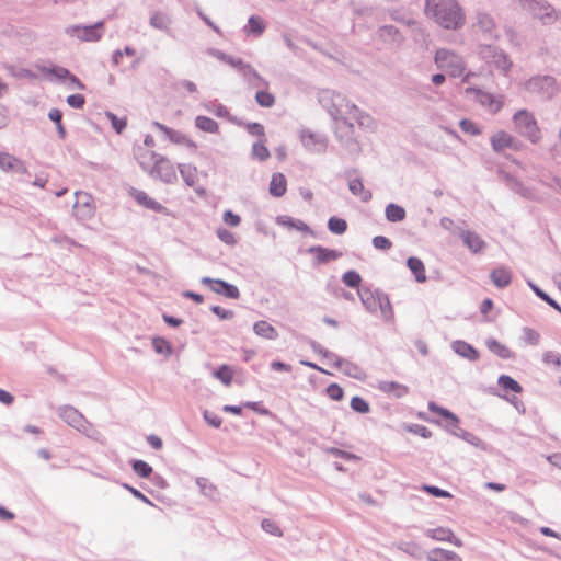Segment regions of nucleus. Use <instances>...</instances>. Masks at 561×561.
<instances>
[{
    "label": "nucleus",
    "instance_id": "34",
    "mask_svg": "<svg viewBox=\"0 0 561 561\" xmlns=\"http://www.w3.org/2000/svg\"><path fill=\"white\" fill-rule=\"evenodd\" d=\"M488 348L503 359H511L514 357V353L504 344L500 343L495 339H488L485 342Z\"/></svg>",
    "mask_w": 561,
    "mask_h": 561
},
{
    "label": "nucleus",
    "instance_id": "47",
    "mask_svg": "<svg viewBox=\"0 0 561 561\" xmlns=\"http://www.w3.org/2000/svg\"><path fill=\"white\" fill-rule=\"evenodd\" d=\"M207 53L217 58L218 60L220 61H224L228 65H230L231 67L236 68L237 67V62L241 60V58H234L226 53H224L222 50H219L217 48H209L207 50Z\"/></svg>",
    "mask_w": 561,
    "mask_h": 561
},
{
    "label": "nucleus",
    "instance_id": "14",
    "mask_svg": "<svg viewBox=\"0 0 561 561\" xmlns=\"http://www.w3.org/2000/svg\"><path fill=\"white\" fill-rule=\"evenodd\" d=\"M202 284L204 285H215L211 287V290L216 294L224 295L230 299H238L240 297V291L237 286L227 283L222 279H214L210 277H203Z\"/></svg>",
    "mask_w": 561,
    "mask_h": 561
},
{
    "label": "nucleus",
    "instance_id": "39",
    "mask_svg": "<svg viewBox=\"0 0 561 561\" xmlns=\"http://www.w3.org/2000/svg\"><path fill=\"white\" fill-rule=\"evenodd\" d=\"M149 23L152 27L168 32L171 25V19L161 12H156L150 16Z\"/></svg>",
    "mask_w": 561,
    "mask_h": 561
},
{
    "label": "nucleus",
    "instance_id": "16",
    "mask_svg": "<svg viewBox=\"0 0 561 561\" xmlns=\"http://www.w3.org/2000/svg\"><path fill=\"white\" fill-rule=\"evenodd\" d=\"M0 169L3 172L27 173L25 163L13 154L0 152Z\"/></svg>",
    "mask_w": 561,
    "mask_h": 561
},
{
    "label": "nucleus",
    "instance_id": "4",
    "mask_svg": "<svg viewBox=\"0 0 561 561\" xmlns=\"http://www.w3.org/2000/svg\"><path fill=\"white\" fill-rule=\"evenodd\" d=\"M516 131L536 144L540 139V129L531 113L526 110L517 111L513 116Z\"/></svg>",
    "mask_w": 561,
    "mask_h": 561
},
{
    "label": "nucleus",
    "instance_id": "21",
    "mask_svg": "<svg viewBox=\"0 0 561 561\" xmlns=\"http://www.w3.org/2000/svg\"><path fill=\"white\" fill-rule=\"evenodd\" d=\"M474 26L485 35L486 39L497 37L495 34V22L488 13L479 12L477 14V22Z\"/></svg>",
    "mask_w": 561,
    "mask_h": 561
},
{
    "label": "nucleus",
    "instance_id": "28",
    "mask_svg": "<svg viewBox=\"0 0 561 561\" xmlns=\"http://www.w3.org/2000/svg\"><path fill=\"white\" fill-rule=\"evenodd\" d=\"M427 561H462L461 557L451 550L434 548L427 552Z\"/></svg>",
    "mask_w": 561,
    "mask_h": 561
},
{
    "label": "nucleus",
    "instance_id": "20",
    "mask_svg": "<svg viewBox=\"0 0 561 561\" xmlns=\"http://www.w3.org/2000/svg\"><path fill=\"white\" fill-rule=\"evenodd\" d=\"M425 535L428 538H432L437 541H448V542L455 545L456 547L462 546V541L459 538H457L454 535L453 530L449 528L437 527V528H433V529H426Z\"/></svg>",
    "mask_w": 561,
    "mask_h": 561
},
{
    "label": "nucleus",
    "instance_id": "22",
    "mask_svg": "<svg viewBox=\"0 0 561 561\" xmlns=\"http://www.w3.org/2000/svg\"><path fill=\"white\" fill-rule=\"evenodd\" d=\"M276 224L287 229H296L310 236H314V231L306 222L290 216L282 215L276 217Z\"/></svg>",
    "mask_w": 561,
    "mask_h": 561
},
{
    "label": "nucleus",
    "instance_id": "64",
    "mask_svg": "<svg viewBox=\"0 0 561 561\" xmlns=\"http://www.w3.org/2000/svg\"><path fill=\"white\" fill-rule=\"evenodd\" d=\"M542 362L547 365L554 364L556 366H561V354L554 353L552 351H547L542 355Z\"/></svg>",
    "mask_w": 561,
    "mask_h": 561
},
{
    "label": "nucleus",
    "instance_id": "7",
    "mask_svg": "<svg viewBox=\"0 0 561 561\" xmlns=\"http://www.w3.org/2000/svg\"><path fill=\"white\" fill-rule=\"evenodd\" d=\"M66 34L82 42H98L104 33V22L100 21L93 25H70L65 30Z\"/></svg>",
    "mask_w": 561,
    "mask_h": 561
},
{
    "label": "nucleus",
    "instance_id": "44",
    "mask_svg": "<svg viewBox=\"0 0 561 561\" xmlns=\"http://www.w3.org/2000/svg\"><path fill=\"white\" fill-rule=\"evenodd\" d=\"M328 229L334 234H343L347 230V222L343 218L333 216L328 220Z\"/></svg>",
    "mask_w": 561,
    "mask_h": 561
},
{
    "label": "nucleus",
    "instance_id": "6",
    "mask_svg": "<svg viewBox=\"0 0 561 561\" xmlns=\"http://www.w3.org/2000/svg\"><path fill=\"white\" fill-rule=\"evenodd\" d=\"M522 5L543 25H551L558 20L556 10L545 0H523Z\"/></svg>",
    "mask_w": 561,
    "mask_h": 561
},
{
    "label": "nucleus",
    "instance_id": "42",
    "mask_svg": "<svg viewBox=\"0 0 561 561\" xmlns=\"http://www.w3.org/2000/svg\"><path fill=\"white\" fill-rule=\"evenodd\" d=\"M497 385L503 390L515 393H519L523 390L522 386L515 379L507 375H501L497 379Z\"/></svg>",
    "mask_w": 561,
    "mask_h": 561
},
{
    "label": "nucleus",
    "instance_id": "41",
    "mask_svg": "<svg viewBox=\"0 0 561 561\" xmlns=\"http://www.w3.org/2000/svg\"><path fill=\"white\" fill-rule=\"evenodd\" d=\"M377 310H380L382 317L389 320L393 316L392 306L387 294L381 291L377 298Z\"/></svg>",
    "mask_w": 561,
    "mask_h": 561
},
{
    "label": "nucleus",
    "instance_id": "35",
    "mask_svg": "<svg viewBox=\"0 0 561 561\" xmlns=\"http://www.w3.org/2000/svg\"><path fill=\"white\" fill-rule=\"evenodd\" d=\"M385 215L388 221L400 222L404 220L407 213L402 206L394 203H390L386 206Z\"/></svg>",
    "mask_w": 561,
    "mask_h": 561
},
{
    "label": "nucleus",
    "instance_id": "48",
    "mask_svg": "<svg viewBox=\"0 0 561 561\" xmlns=\"http://www.w3.org/2000/svg\"><path fill=\"white\" fill-rule=\"evenodd\" d=\"M152 346L156 353L170 356L173 352L172 345L163 337H154Z\"/></svg>",
    "mask_w": 561,
    "mask_h": 561
},
{
    "label": "nucleus",
    "instance_id": "15",
    "mask_svg": "<svg viewBox=\"0 0 561 561\" xmlns=\"http://www.w3.org/2000/svg\"><path fill=\"white\" fill-rule=\"evenodd\" d=\"M152 125L159 130H161L171 142L176 145H183L190 149L197 148V145L183 133L174 130L159 122H153Z\"/></svg>",
    "mask_w": 561,
    "mask_h": 561
},
{
    "label": "nucleus",
    "instance_id": "25",
    "mask_svg": "<svg viewBox=\"0 0 561 561\" xmlns=\"http://www.w3.org/2000/svg\"><path fill=\"white\" fill-rule=\"evenodd\" d=\"M490 278L497 288H505L512 282V272L505 266H500L490 273Z\"/></svg>",
    "mask_w": 561,
    "mask_h": 561
},
{
    "label": "nucleus",
    "instance_id": "37",
    "mask_svg": "<svg viewBox=\"0 0 561 561\" xmlns=\"http://www.w3.org/2000/svg\"><path fill=\"white\" fill-rule=\"evenodd\" d=\"M195 126L198 129L210 134H216L219 129L218 123L215 119L203 115H198L195 118Z\"/></svg>",
    "mask_w": 561,
    "mask_h": 561
},
{
    "label": "nucleus",
    "instance_id": "53",
    "mask_svg": "<svg viewBox=\"0 0 561 561\" xmlns=\"http://www.w3.org/2000/svg\"><path fill=\"white\" fill-rule=\"evenodd\" d=\"M422 490L425 491L427 494L432 495L433 497H451V493L447 490L440 489L436 485H430V484H423Z\"/></svg>",
    "mask_w": 561,
    "mask_h": 561
},
{
    "label": "nucleus",
    "instance_id": "60",
    "mask_svg": "<svg viewBox=\"0 0 561 561\" xmlns=\"http://www.w3.org/2000/svg\"><path fill=\"white\" fill-rule=\"evenodd\" d=\"M371 243L375 249L387 251L391 249L392 242L383 236H376L373 238Z\"/></svg>",
    "mask_w": 561,
    "mask_h": 561
},
{
    "label": "nucleus",
    "instance_id": "8",
    "mask_svg": "<svg viewBox=\"0 0 561 561\" xmlns=\"http://www.w3.org/2000/svg\"><path fill=\"white\" fill-rule=\"evenodd\" d=\"M479 55L486 64L493 65L503 71H507L512 65L507 55L502 49L490 44L482 45Z\"/></svg>",
    "mask_w": 561,
    "mask_h": 561
},
{
    "label": "nucleus",
    "instance_id": "51",
    "mask_svg": "<svg viewBox=\"0 0 561 561\" xmlns=\"http://www.w3.org/2000/svg\"><path fill=\"white\" fill-rule=\"evenodd\" d=\"M343 283L351 287V288H357L360 285L362 276L356 271H347L342 276Z\"/></svg>",
    "mask_w": 561,
    "mask_h": 561
},
{
    "label": "nucleus",
    "instance_id": "11",
    "mask_svg": "<svg viewBox=\"0 0 561 561\" xmlns=\"http://www.w3.org/2000/svg\"><path fill=\"white\" fill-rule=\"evenodd\" d=\"M236 69L253 88H267L268 82L248 62L242 59L237 62Z\"/></svg>",
    "mask_w": 561,
    "mask_h": 561
},
{
    "label": "nucleus",
    "instance_id": "27",
    "mask_svg": "<svg viewBox=\"0 0 561 561\" xmlns=\"http://www.w3.org/2000/svg\"><path fill=\"white\" fill-rule=\"evenodd\" d=\"M451 347L456 354L471 362H474L479 358V352L465 341H455L453 342Z\"/></svg>",
    "mask_w": 561,
    "mask_h": 561
},
{
    "label": "nucleus",
    "instance_id": "59",
    "mask_svg": "<svg viewBox=\"0 0 561 561\" xmlns=\"http://www.w3.org/2000/svg\"><path fill=\"white\" fill-rule=\"evenodd\" d=\"M428 409L430 411L440 415L443 419H451L454 421L456 420V414H454L453 412L443 407L437 405L435 402H430Z\"/></svg>",
    "mask_w": 561,
    "mask_h": 561
},
{
    "label": "nucleus",
    "instance_id": "62",
    "mask_svg": "<svg viewBox=\"0 0 561 561\" xmlns=\"http://www.w3.org/2000/svg\"><path fill=\"white\" fill-rule=\"evenodd\" d=\"M217 237L219 238L220 241L225 242L228 245H234L237 243V239H236L234 234L227 229H224V228L218 229Z\"/></svg>",
    "mask_w": 561,
    "mask_h": 561
},
{
    "label": "nucleus",
    "instance_id": "52",
    "mask_svg": "<svg viewBox=\"0 0 561 561\" xmlns=\"http://www.w3.org/2000/svg\"><path fill=\"white\" fill-rule=\"evenodd\" d=\"M106 117L110 119L111 122V125L113 127V129L117 133V134H122V131L126 128L127 126V121L126 118H119L117 117L114 113L112 112H106L105 113Z\"/></svg>",
    "mask_w": 561,
    "mask_h": 561
},
{
    "label": "nucleus",
    "instance_id": "32",
    "mask_svg": "<svg viewBox=\"0 0 561 561\" xmlns=\"http://www.w3.org/2000/svg\"><path fill=\"white\" fill-rule=\"evenodd\" d=\"M407 266L411 273L415 276L417 283H424L426 280L424 263L416 256H410L407 260Z\"/></svg>",
    "mask_w": 561,
    "mask_h": 561
},
{
    "label": "nucleus",
    "instance_id": "29",
    "mask_svg": "<svg viewBox=\"0 0 561 561\" xmlns=\"http://www.w3.org/2000/svg\"><path fill=\"white\" fill-rule=\"evenodd\" d=\"M287 190V181L284 174L274 173L270 182V194L274 197H282Z\"/></svg>",
    "mask_w": 561,
    "mask_h": 561
},
{
    "label": "nucleus",
    "instance_id": "38",
    "mask_svg": "<svg viewBox=\"0 0 561 561\" xmlns=\"http://www.w3.org/2000/svg\"><path fill=\"white\" fill-rule=\"evenodd\" d=\"M466 94L469 95V94H473L474 95V100L478 101L480 104L484 105V106H489L492 108L493 104H494V98L492 94L488 93V92H484L480 89H477V88H467L466 89Z\"/></svg>",
    "mask_w": 561,
    "mask_h": 561
},
{
    "label": "nucleus",
    "instance_id": "31",
    "mask_svg": "<svg viewBox=\"0 0 561 561\" xmlns=\"http://www.w3.org/2000/svg\"><path fill=\"white\" fill-rule=\"evenodd\" d=\"M253 331L256 335L274 341L278 337L277 330L267 321L261 320L254 323Z\"/></svg>",
    "mask_w": 561,
    "mask_h": 561
},
{
    "label": "nucleus",
    "instance_id": "45",
    "mask_svg": "<svg viewBox=\"0 0 561 561\" xmlns=\"http://www.w3.org/2000/svg\"><path fill=\"white\" fill-rule=\"evenodd\" d=\"M527 284L529 287L534 290V293L543 301H546L550 307L561 312V306L551 298L547 293H545L542 289H540L536 284H534L531 280H528Z\"/></svg>",
    "mask_w": 561,
    "mask_h": 561
},
{
    "label": "nucleus",
    "instance_id": "50",
    "mask_svg": "<svg viewBox=\"0 0 561 561\" xmlns=\"http://www.w3.org/2000/svg\"><path fill=\"white\" fill-rule=\"evenodd\" d=\"M255 100L262 107H272L275 104V96L265 90L257 91Z\"/></svg>",
    "mask_w": 561,
    "mask_h": 561
},
{
    "label": "nucleus",
    "instance_id": "2",
    "mask_svg": "<svg viewBox=\"0 0 561 561\" xmlns=\"http://www.w3.org/2000/svg\"><path fill=\"white\" fill-rule=\"evenodd\" d=\"M424 14L445 30H459L466 22L457 0H425Z\"/></svg>",
    "mask_w": 561,
    "mask_h": 561
},
{
    "label": "nucleus",
    "instance_id": "24",
    "mask_svg": "<svg viewBox=\"0 0 561 561\" xmlns=\"http://www.w3.org/2000/svg\"><path fill=\"white\" fill-rule=\"evenodd\" d=\"M133 196L137 203L148 209H151L156 213L169 214L168 209L162 204L148 196L144 191H135Z\"/></svg>",
    "mask_w": 561,
    "mask_h": 561
},
{
    "label": "nucleus",
    "instance_id": "23",
    "mask_svg": "<svg viewBox=\"0 0 561 561\" xmlns=\"http://www.w3.org/2000/svg\"><path fill=\"white\" fill-rule=\"evenodd\" d=\"M266 30V23L259 15H251L248 23L243 26L242 32L247 36L260 37Z\"/></svg>",
    "mask_w": 561,
    "mask_h": 561
},
{
    "label": "nucleus",
    "instance_id": "12",
    "mask_svg": "<svg viewBox=\"0 0 561 561\" xmlns=\"http://www.w3.org/2000/svg\"><path fill=\"white\" fill-rule=\"evenodd\" d=\"M300 140L305 148L314 152H323L328 145L327 137L323 134L313 133L309 129L300 131Z\"/></svg>",
    "mask_w": 561,
    "mask_h": 561
},
{
    "label": "nucleus",
    "instance_id": "30",
    "mask_svg": "<svg viewBox=\"0 0 561 561\" xmlns=\"http://www.w3.org/2000/svg\"><path fill=\"white\" fill-rule=\"evenodd\" d=\"M333 366L335 368L342 370L345 375H347L350 377L360 379V376H362L360 368L357 365H355L346 359L335 356V362L333 363Z\"/></svg>",
    "mask_w": 561,
    "mask_h": 561
},
{
    "label": "nucleus",
    "instance_id": "54",
    "mask_svg": "<svg viewBox=\"0 0 561 561\" xmlns=\"http://www.w3.org/2000/svg\"><path fill=\"white\" fill-rule=\"evenodd\" d=\"M42 71L44 73H48L54 76L58 80L68 79L70 76V71L64 67L60 66H53L50 68H43Z\"/></svg>",
    "mask_w": 561,
    "mask_h": 561
},
{
    "label": "nucleus",
    "instance_id": "26",
    "mask_svg": "<svg viewBox=\"0 0 561 561\" xmlns=\"http://www.w3.org/2000/svg\"><path fill=\"white\" fill-rule=\"evenodd\" d=\"M381 290L378 289L375 291H371L369 288H362L358 290L362 304L368 312L374 313L377 311V298H379Z\"/></svg>",
    "mask_w": 561,
    "mask_h": 561
},
{
    "label": "nucleus",
    "instance_id": "58",
    "mask_svg": "<svg viewBox=\"0 0 561 561\" xmlns=\"http://www.w3.org/2000/svg\"><path fill=\"white\" fill-rule=\"evenodd\" d=\"M262 529L273 536L280 537L283 535L278 525L271 519H263L261 523Z\"/></svg>",
    "mask_w": 561,
    "mask_h": 561
},
{
    "label": "nucleus",
    "instance_id": "3",
    "mask_svg": "<svg viewBox=\"0 0 561 561\" xmlns=\"http://www.w3.org/2000/svg\"><path fill=\"white\" fill-rule=\"evenodd\" d=\"M153 165L149 168L144 161L140 162L141 168L148 171L151 176L158 178L164 183H173L176 181V173L170 160L154 151L150 152Z\"/></svg>",
    "mask_w": 561,
    "mask_h": 561
},
{
    "label": "nucleus",
    "instance_id": "13",
    "mask_svg": "<svg viewBox=\"0 0 561 561\" xmlns=\"http://www.w3.org/2000/svg\"><path fill=\"white\" fill-rule=\"evenodd\" d=\"M58 415L68 425L75 427L77 431L83 430L88 426V420L71 405H62L58 408Z\"/></svg>",
    "mask_w": 561,
    "mask_h": 561
},
{
    "label": "nucleus",
    "instance_id": "55",
    "mask_svg": "<svg viewBox=\"0 0 561 561\" xmlns=\"http://www.w3.org/2000/svg\"><path fill=\"white\" fill-rule=\"evenodd\" d=\"M351 408L358 413L365 414L369 412V404L360 397H353L351 400Z\"/></svg>",
    "mask_w": 561,
    "mask_h": 561
},
{
    "label": "nucleus",
    "instance_id": "49",
    "mask_svg": "<svg viewBox=\"0 0 561 561\" xmlns=\"http://www.w3.org/2000/svg\"><path fill=\"white\" fill-rule=\"evenodd\" d=\"M131 467L134 471L141 478H148L152 472L151 466L141 459H133Z\"/></svg>",
    "mask_w": 561,
    "mask_h": 561
},
{
    "label": "nucleus",
    "instance_id": "46",
    "mask_svg": "<svg viewBox=\"0 0 561 561\" xmlns=\"http://www.w3.org/2000/svg\"><path fill=\"white\" fill-rule=\"evenodd\" d=\"M214 377L219 379L225 386H230L233 378V371L228 365H221L214 371Z\"/></svg>",
    "mask_w": 561,
    "mask_h": 561
},
{
    "label": "nucleus",
    "instance_id": "36",
    "mask_svg": "<svg viewBox=\"0 0 561 561\" xmlns=\"http://www.w3.org/2000/svg\"><path fill=\"white\" fill-rule=\"evenodd\" d=\"M506 180H507L508 187L513 192L519 194L520 196H523L525 198L534 197V195H535L534 191L529 187H526L519 180H517L511 175H507Z\"/></svg>",
    "mask_w": 561,
    "mask_h": 561
},
{
    "label": "nucleus",
    "instance_id": "5",
    "mask_svg": "<svg viewBox=\"0 0 561 561\" xmlns=\"http://www.w3.org/2000/svg\"><path fill=\"white\" fill-rule=\"evenodd\" d=\"M435 64L439 69L446 70L451 77H460L466 65L463 59L449 49H438L435 54Z\"/></svg>",
    "mask_w": 561,
    "mask_h": 561
},
{
    "label": "nucleus",
    "instance_id": "43",
    "mask_svg": "<svg viewBox=\"0 0 561 561\" xmlns=\"http://www.w3.org/2000/svg\"><path fill=\"white\" fill-rule=\"evenodd\" d=\"M251 157L259 161H265L270 158V150L264 145V140L260 139L252 146Z\"/></svg>",
    "mask_w": 561,
    "mask_h": 561
},
{
    "label": "nucleus",
    "instance_id": "18",
    "mask_svg": "<svg viewBox=\"0 0 561 561\" xmlns=\"http://www.w3.org/2000/svg\"><path fill=\"white\" fill-rule=\"evenodd\" d=\"M377 37L379 41L391 44V45H401L404 41V36L393 25H382L377 30Z\"/></svg>",
    "mask_w": 561,
    "mask_h": 561
},
{
    "label": "nucleus",
    "instance_id": "63",
    "mask_svg": "<svg viewBox=\"0 0 561 561\" xmlns=\"http://www.w3.org/2000/svg\"><path fill=\"white\" fill-rule=\"evenodd\" d=\"M455 436L462 438L463 440L468 442L471 445L479 446L481 440L479 437L473 435L472 433H469L465 431L463 428H459V431L455 434Z\"/></svg>",
    "mask_w": 561,
    "mask_h": 561
},
{
    "label": "nucleus",
    "instance_id": "56",
    "mask_svg": "<svg viewBox=\"0 0 561 561\" xmlns=\"http://www.w3.org/2000/svg\"><path fill=\"white\" fill-rule=\"evenodd\" d=\"M523 340L529 344V345H537L539 343V340H540V334L531 329V328H528V327H525L523 329Z\"/></svg>",
    "mask_w": 561,
    "mask_h": 561
},
{
    "label": "nucleus",
    "instance_id": "19",
    "mask_svg": "<svg viewBox=\"0 0 561 561\" xmlns=\"http://www.w3.org/2000/svg\"><path fill=\"white\" fill-rule=\"evenodd\" d=\"M354 129L351 131L350 128H347L345 125L342 127H337L336 129V136L342 142V145L345 147V149L353 153L358 154L360 152V146L358 141L353 136Z\"/></svg>",
    "mask_w": 561,
    "mask_h": 561
},
{
    "label": "nucleus",
    "instance_id": "57",
    "mask_svg": "<svg viewBox=\"0 0 561 561\" xmlns=\"http://www.w3.org/2000/svg\"><path fill=\"white\" fill-rule=\"evenodd\" d=\"M459 126H460L461 130L466 134L476 136L481 133V129L479 128V126L474 122L467 119V118L461 119L459 123Z\"/></svg>",
    "mask_w": 561,
    "mask_h": 561
},
{
    "label": "nucleus",
    "instance_id": "17",
    "mask_svg": "<svg viewBox=\"0 0 561 561\" xmlns=\"http://www.w3.org/2000/svg\"><path fill=\"white\" fill-rule=\"evenodd\" d=\"M310 254H316L314 264H327L342 257L343 253L337 250L328 249L322 245H313L307 250Z\"/></svg>",
    "mask_w": 561,
    "mask_h": 561
},
{
    "label": "nucleus",
    "instance_id": "61",
    "mask_svg": "<svg viewBox=\"0 0 561 561\" xmlns=\"http://www.w3.org/2000/svg\"><path fill=\"white\" fill-rule=\"evenodd\" d=\"M327 394L334 401H340L344 397V390L337 383H331L327 387Z\"/></svg>",
    "mask_w": 561,
    "mask_h": 561
},
{
    "label": "nucleus",
    "instance_id": "9",
    "mask_svg": "<svg viewBox=\"0 0 561 561\" xmlns=\"http://www.w3.org/2000/svg\"><path fill=\"white\" fill-rule=\"evenodd\" d=\"M492 149L497 152H504L506 149L518 151L523 148V144L506 131L500 130L492 135L491 139Z\"/></svg>",
    "mask_w": 561,
    "mask_h": 561
},
{
    "label": "nucleus",
    "instance_id": "33",
    "mask_svg": "<svg viewBox=\"0 0 561 561\" xmlns=\"http://www.w3.org/2000/svg\"><path fill=\"white\" fill-rule=\"evenodd\" d=\"M348 188L353 195L360 196V199L364 203H367L373 198L371 192L365 190L363 182L359 178L351 179L348 181Z\"/></svg>",
    "mask_w": 561,
    "mask_h": 561
},
{
    "label": "nucleus",
    "instance_id": "1",
    "mask_svg": "<svg viewBox=\"0 0 561 561\" xmlns=\"http://www.w3.org/2000/svg\"><path fill=\"white\" fill-rule=\"evenodd\" d=\"M319 102L334 122H341L351 131L353 130L351 119H355L358 126L364 129H373L375 127V121L369 114L359 110L345 95L336 91L329 89L320 91Z\"/></svg>",
    "mask_w": 561,
    "mask_h": 561
},
{
    "label": "nucleus",
    "instance_id": "10",
    "mask_svg": "<svg viewBox=\"0 0 561 561\" xmlns=\"http://www.w3.org/2000/svg\"><path fill=\"white\" fill-rule=\"evenodd\" d=\"M454 234H457L473 254L482 253L486 247L485 241L474 231L457 228Z\"/></svg>",
    "mask_w": 561,
    "mask_h": 561
},
{
    "label": "nucleus",
    "instance_id": "40",
    "mask_svg": "<svg viewBox=\"0 0 561 561\" xmlns=\"http://www.w3.org/2000/svg\"><path fill=\"white\" fill-rule=\"evenodd\" d=\"M179 171L187 186H194L197 180V170L191 164H179Z\"/></svg>",
    "mask_w": 561,
    "mask_h": 561
}]
</instances>
